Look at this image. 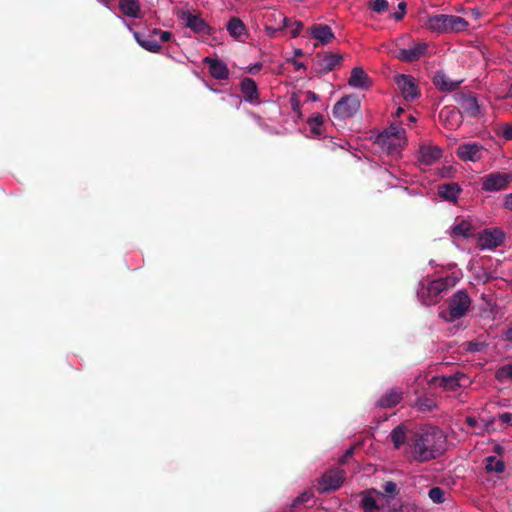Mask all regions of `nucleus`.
I'll list each match as a JSON object with an SVG mask.
<instances>
[{"label": "nucleus", "instance_id": "nucleus-1", "mask_svg": "<svg viewBox=\"0 0 512 512\" xmlns=\"http://www.w3.org/2000/svg\"><path fill=\"white\" fill-rule=\"evenodd\" d=\"M445 442V436L439 428H423L409 435L407 453L414 461L428 462L443 453Z\"/></svg>", "mask_w": 512, "mask_h": 512}, {"label": "nucleus", "instance_id": "nucleus-2", "mask_svg": "<svg viewBox=\"0 0 512 512\" xmlns=\"http://www.w3.org/2000/svg\"><path fill=\"white\" fill-rule=\"evenodd\" d=\"M426 25L437 33H452L466 30L468 22L460 16L438 14L430 16Z\"/></svg>", "mask_w": 512, "mask_h": 512}, {"label": "nucleus", "instance_id": "nucleus-3", "mask_svg": "<svg viewBox=\"0 0 512 512\" xmlns=\"http://www.w3.org/2000/svg\"><path fill=\"white\" fill-rule=\"evenodd\" d=\"M455 283L456 281L453 277H441L430 281L418 294L423 299V303L425 305L436 304L438 302L439 295L453 287Z\"/></svg>", "mask_w": 512, "mask_h": 512}, {"label": "nucleus", "instance_id": "nucleus-4", "mask_svg": "<svg viewBox=\"0 0 512 512\" xmlns=\"http://www.w3.org/2000/svg\"><path fill=\"white\" fill-rule=\"evenodd\" d=\"M404 134L405 130L400 124H391L388 129L377 135L376 143L388 153H393L402 142L405 143Z\"/></svg>", "mask_w": 512, "mask_h": 512}, {"label": "nucleus", "instance_id": "nucleus-5", "mask_svg": "<svg viewBox=\"0 0 512 512\" xmlns=\"http://www.w3.org/2000/svg\"><path fill=\"white\" fill-rule=\"evenodd\" d=\"M471 305V299L466 291H457L448 301V317L442 313L446 321L453 322L466 315Z\"/></svg>", "mask_w": 512, "mask_h": 512}, {"label": "nucleus", "instance_id": "nucleus-6", "mask_svg": "<svg viewBox=\"0 0 512 512\" xmlns=\"http://www.w3.org/2000/svg\"><path fill=\"white\" fill-rule=\"evenodd\" d=\"M290 24V18L280 11H269L264 15L265 31L270 38H276L283 33Z\"/></svg>", "mask_w": 512, "mask_h": 512}, {"label": "nucleus", "instance_id": "nucleus-7", "mask_svg": "<svg viewBox=\"0 0 512 512\" xmlns=\"http://www.w3.org/2000/svg\"><path fill=\"white\" fill-rule=\"evenodd\" d=\"M345 480V472L340 468L329 469L318 480L317 490L320 493H329L337 490Z\"/></svg>", "mask_w": 512, "mask_h": 512}, {"label": "nucleus", "instance_id": "nucleus-8", "mask_svg": "<svg viewBox=\"0 0 512 512\" xmlns=\"http://www.w3.org/2000/svg\"><path fill=\"white\" fill-rule=\"evenodd\" d=\"M512 183V173L493 172L481 179L482 190L493 192L506 189Z\"/></svg>", "mask_w": 512, "mask_h": 512}, {"label": "nucleus", "instance_id": "nucleus-9", "mask_svg": "<svg viewBox=\"0 0 512 512\" xmlns=\"http://www.w3.org/2000/svg\"><path fill=\"white\" fill-rule=\"evenodd\" d=\"M179 17L185 22L186 27L194 33L201 35L212 34L213 29L200 15L193 14L189 10H184L180 12Z\"/></svg>", "mask_w": 512, "mask_h": 512}, {"label": "nucleus", "instance_id": "nucleus-10", "mask_svg": "<svg viewBox=\"0 0 512 512\" xmlns=\"http://www.w3.org/2000/svg\"><path fill=\"white\" fill-rule=\"evenodd\" d=\"M334 125L344 127L346 120L352 117V98L350 95L343 96L333 107Z\"/></svg>", "mask_w": 512, "mask_h": 512}, {"label": "nucleus", "instance_id": "nucleus-11", "mask_svg": "<svg viewBox=\"0 0 512 512\" xmlns=\"http://www.w3.org/2000/svg\"><path fill=\"white\" fill-rule=\"evenodd\" d=\"M395 82L406 101H413L418 97V88L412 76L399 74L395 77Z\"/></svg>", "mask_w": 512, "mask_h": 512}, {"label": "nucleus", "instance_id": "nucleus-12", "mask_svg": "<svg viewBox=\"0 0 512 512\" xmlns=\"http://www.w3.org/2000/svg\"><path fill=\"white\" fill-rule=\"evenodd\" d=\"M341 56L333 53H318L315 56L317 72L327 74L340 65Z\"/></svg>", "mask_w": 512, "mask_h": 512}, {"label": "nucleus", "instance_id": "nucleus-13", "mask_svg": "<svg viewBox=\"0 0 512 512\" xmlns=\"http://www.w3.org/2000/svg\"><path fill=\"white\" fill-rule=\"evenodd\" d=\"M505 241V233L498 228L485 229L479 236V243L483 248L493 249L501 246Z\"/></svg>", "mask_w": 512, "mask_h": 512}, {"label": "nucleus", "instance_id": "nucleus-14", "mask_svg": "<svg viewBox=\"0 0 512 512\" xmlns=\"http://www.w3.org/2000/svg\"><path fill=\"white\" fill-rule=\"evenodd\" d=\"M403 399V390L399 387L387 389L377 400L376 405L383 409L393 408Z\"/></svg>", "mask_w": 512, "mask_h": 512}, {"label": "nucleus", "instance_id": "nucleus-15", "mask_svg": "<svg viewBox=\"0 0 512 512\" xmlns=\"http://www.w3.org/2000/svg\"><path fill=\"white\" fill-rule=\"evenodd\" d=\"M455 101L463 111L470 117H477L480 114V107L476 97L471 94L457 93Z\"/></svg>", "mask_w": 512, "mask_h": 512}, {"label": "nucleus", "instance_id": "nucleus-16", "mask_svg": "<svg viewBox=\"0 0 512 512\" xmlns=\"http://www.w3.org/2000/svg\"><path fill=\"white\" fill-rule=\"evenodd\" d=\"M483 146L478 143L462 144L457 148V156L462 161L476 162L482 157Z\"/></svg>", "mask_w": 512, "mask_h": 512}, {"label": "nucleus", "instance_id": "nucleus-17", "mask_svg": "<svg viewBox=\"0 0 512 512\" xmlns=\"http://www.w3.org/2000/svg\"><path fill=\"white\" fill-rule=\"evenodd\" d=\"M204 63L208 66L209 73L214 79L227 80L229 78V69L224 61L206 57Z\"/></svg>", "mask_w": 512, "mask_h": 512}, {"label": "nucleus", "instance_id": "nucleus-18", "mask_svg": "<svg viewBox=\"0 0 512 512\" xmlns=\"http://www.w3.org/2000/svg\"><path fill=\"white\" fill-rule=\"evenodd\" d=\"M428 45L424 42L414 45L408 49H401L398 54V59L405 62H414L427 52Z\"/></svg>", "mask_w": 512, "mask_h": 512}, {"label": "nucleus", "instance_id": "nucleus-19", "mask_svg": "<svg viewBox=\"0 0 512 512\" xmlns=\"http://www.w3.org/2000/svg\"><path fill=\"white\" fill-rule=\"evenodd\" d=\"M433 84L440 91L451 92L459 88L461 81H453L445 73L436 72L433 76Z\"/></svg>", "mask_w": 512, "mask_h": 512}, {"label": "nucleus", "instance_id": "nucleus-20", "mask_svg": "<svg viewBox=\"0 0 512 512\" xmlns=\"http://www.w3.org/2000/svg\"><path fill=\"white\" fill-rule=\"evenodd\" d=\"M442 157V150L437 146H422L419 150V161L431 165Z\"/></svg>", "mask_w": 512, "mask_h": 512}, {"label": "nucleus", "instance_id": "nucleus-21", "mask_svg": "<svg viewBox=\"0 0 512 512\" xmlns=\"http://www.w3.org/2000/svg\"><path fill=\"white\" fill-rule=\"evenodd\" d=\"M461 192V187L455 182L443 183L438 186V195L448 201L455 202Z\"/></svg>", "mask_w": 512, "mask_h": 512}, {"label": "nucleus", "instance_id": "nucleus-22", "mask_svg": "<svg viewBox=\"0 0 512 512\" xmlns=\"http://www.w3.org/2000/svg\"><path fill=\"white\" fill-rule=\"evenodd\" d=\"M119 9L127 17L135 19L142 17L139 0H119Z\"/></svg>", "mask_w": 512, "mask_h": 512}, {"label": "nucleus", "instance_id": "nucleus-23", "mask_svg": "<svg viewBox=\"0 0 512 512\" xmlns=\"http://www.w3.org/2000/svg\"><path fill=\"white\" fill-rule=\"evenodd\" d=\"M310 35L319 40L321 44H327L334 38L332 29L328 25L315 24L310 29Z\"/></svg>", "mask_w": 512, "mask_h": 512}, {"label": "nucleus", "instance_id": "nucleus-24", "mask_svg": "<svg viewBox=\"0 0 512 512\" xmlns=\"http://www.w3.org/2000/svg\"><path fill=\"white\" fill-rule=\"evenodd\" d=\"M240 89L246 101L253 102L258 100L259 92L257 84L253 79L248 77L242 79Z\"/></svg>", "mask_w": 512, "mask_h": 512}, {"label": "nucleus", "instance_id": "nucleus-25", "mask_svg": "<svg viewBox=\"0 0 512 512\" xmlns=\"http://www.w3.org/2000/svg\"><path fill=\"white\" fill-rule=\"evenodd\" d=\"M134 37L137 43L149 52L157 53L161 49L160 42L154 39L152 35H146L139 32H135Z\"/></svg>", "mask_w": 512, "mask_h": 512}, {"label": "nucleus", "instance_id": "nucleus-26", "mask_svg": "<svg viewBox=\"0 0 512 512\" xmlns=\"http://www.w3.org/2000/svg\"><path fill=\"white\" fill-rule=\"evenodd\" d=\"M450 235L452 238H469L474 235V228L469 221L461 220L451 227Z\"/></svg>", "mask_w": 512, "mask_h": 512}, {"label": "nucleus", "instance_id": "nucleus-27", "mask_svg": "<svg viewBox=\"0 0 512 512\" xmlns=\"http://www.w3.org/2000/svg\"><path fill=\"white\" fill-rule=\"evenodd\" d=\"M372 84V79L368 76L362 67H354V89L360 88L363 90H368L371 88Z\"/></svg>", "mask_w": 512, "mask_h": 512}, {"label": "nucleus", "instance_id": "nucleus-28", "mask_svg": "<svg viewBox=\"0 0 512 512\" xmlns=\"http://www.w3.org/2000/svg\"><path fill=\"white\" fill-rule=\"evenodd\" d=\"M390 438L396 449H399L404 443H408L409 436L406 434V427L404 425L396 426L391 431Z\"/></svg>", "mask_w": 512, "mask_h": 512}, {"label": "nucleus", "instance_id": "nucleus-29", "mask_svg": "<svg viewBox=\"0 0 512 512\" xmlns=\"http://www.w3.org/2000/svg\"><path fill=\"white\" fill-rule=\"evenodd\" d=\"M227 31L229 32L230 36L234 38H239L246 32V27L242 20L238 17H232L228 21L226 25Z\"/></svg>", "mask_w": 512, "mask_h": 512}, {"label": "nucleus", "instance_id": "nucleus-30", "mask_svg": "<svg viewBox=\"0 0 512 512\" xmlns=\"http://www.w3.org/2000/svg\"><path fill=\"white\" fill-rule=\"evenodd\" d=\"M439 117L445 121L448 122L450 125V128H452L454 125L458 126L460 117V111L454 109V108H448L445 107L441 110Z\"/></svg>", "mask_w": 512, "mask_h": 512}, {"label": "nucleus", "instance_id": "nucleus-31", "mask_svg": "<svg viewBox=\"0 0 512 512\" xmlns=\"http://www.w3.org/2000/svg\"><path fill=\"white\" fill-rule=\"evenodd\" d=\"M485 469L487 472L502 473L505 470V464L502 460L497 459L495 456H488L485 459Z\"/></svg>", "mask_w": 512, "mask_h": 512}, {"label": "nucleus", "instance_id": "nucleus-32", "mask_svg": "<svg viewBox=\"0 0 512 512\" xmlns=\"http://www.w3.org/2000/svg\"><path fill=\"white\" fill-rule=\"evenodd\" d=\"M324 119L323 116L319 113L313 114L307 121L311 132L315 135H321L322 133V125H323Z\"/></svg>", "mask_w": 512, "mask_h": 512}, {"label": "nucleus", "instance_id": "nucleus-33", "mask_svg": "<svg viewBox=\"0 0 512 512\" xmlns=\"http://www.w3.org/2000/svg\"><path fill=\"white\" fill-rule=\"evenodd\" d=\"M495 378L499 382H504L506 380H512V364H507L499 367L495 372Z\"/></svg>", "mask_w": 512, "mask_h": 512}, {"label": "nucleus", "instance_id": "nucleus-34", "mask_svg": "<svg viewBox=\"0 0 512 512\" xmlns=\"http://www.w3.org/2000/svg\"><path fill=\"white\" fill-rule=\"evenodd\" d=\"M361 507L364 512H379L380 508L376 500L371 496H364L361 501Z\"/></svg>", "mask_w": 512, "mask_h": 512}, {"label": "nucleus", "instance_id": "nucleus-35", "mask_svg": "<svg viewBox=\"0 0 512 512\" xmlns=\"http://www.w3.org/2000/svg\"><path fill=\"white\" fill-rule=\"evenodd\" d=\"M439 385L446 390L454 391L460 386V383L455 376H446L440 379Z\"/></svg>", "mask_w": 512, "mask_h": 512}, {"label": "nucleus", "instance_id": "nucleus-36", "mask_svg": "<svg viewBox=\"0 0 512 512\" xmlns=\"http://www.w3.org/2000/svg\"><path fill=\"white\" fill-rule=\"evenodd\" d=\"M312 498L313 493L311 491H304L293 500L291 507L295 509L302 505H306Z\"/></svg>", "mask_w": 512, "mask_h": 512}, {"label": "nucleus", "instance_id": "nucleus-37", "mask_svg": "<svg viewBox=\"0 0 512 512\" xmlns=\"http://www.w3.org/2000/svg\"><path fill=\"white\" fill-rule=\"evenodd\" d=\"M445 493L440 487H433L429 490L428 496L429 498L437 504H441L445 501L444 497Z\"/></svg>", "mask_w": 512, "mask_h": 512}, {"label": "nucleus", "instance_id": "nucleus-38", "mask_svg": "<svg viewBox=\"0 0 512 512\" xmlns=\"http://www.w3.org/2000/svg\"><path fill=\"white\" fill-rule=\"evenodd\" d=\"M382 490L384 495L387 497L394 498L399 493V488L397 484L393 481H386L382 485Z\"/></svg>", "mask_w": 512, "mask_h": 512}, {"label": "nucleus", "instance_id": "nucleus-39", "mask_svg": "<svg viewBox=\"0 0 512 512\" xmlns=\"http://www.w3.org/2000/svg\"><path fill=\"white\" fill-rule=\"evenodd\" d=\"M388 1L387 0H374L370 1V8L376 13H383L388 9Z\"/></svg>", "mask_w": 512, "mask_h": 512}, {"label": "nucleus", "instance_id": "nucleus-40", "mask_svg": "<svg viewBox=\"0 0 512 512\" xmlns=\"http://www.w3.org/2000/svg\"><path fill=\"white\" fill-rule=\"evenodd\" d=\"M303 23L301 21H298V20H294L292 21L290 19V24H289V27L287 29H290V35L293 37V38H296L300 35L301 31L303 30Z\"/></svg>", "mask_w": 512, "mask_h": 512}, {"label": "nucleus", "instance_id": "nucleus-41", "mask_svg": "<svg viewBox=\"0 0 512 512\" xmlns=\"http://www.w3.org/2000/svg\"><path fill=\"white\" fill-rule=\"evenodd\" d=\"M466 351L468 352H480L484 348V343L482 342H476V341H469L466 343Z\"/></svg>", "mask_w": 512, "mask_h": 512}, {"label": "nucleus", "instance_id": "nucleus-42", "mask_svg": "<svg viewBox=\"0 0 512 512\" xmlns=\"http://www.w3.org/2000/svg\"><path fill=\"white\" fill-rule=\"evenodd\" d=\"M406 3L405 2H400L398 4V11L397 12H394L392 17L396 20V21H400L404 18L405 14H406Z\"/></svg>", "mask_w": 512, "mask_h": 512}, {"label": "nucleus", "instance_id": "nucleus-43", "mask_svg": "<svg viewBox=\"0 0 512 512\" xmlns=\"http://www.w3.org/2000/svg\"><path fill=\"white\" fill-rule=\"evenodd\" d=\"M152 33L154 35H159L160 36V42H167L172 37V34L169 31H162V30L157 29V28L153 29Z\"/></svg>", "mask_w": 512, "mask_h": 512}, {"label": "nucleus", "instance_id": "nucleus-44", "mask_svg": "<svg viewBox=\"0 0 512 512\" xmlns=\"http://www.w3.org/2000/svg\"><path fill=\"white\" fill-rule=\"evenodd\" d=\"M501 135L505 140H512V125L505 124L502 128Z\"/></svg>", "mask_w": 512, "mask_h": 512}, {"label": "nucleus", "instance_id": "nucleus-45", "mask_svg": "<svg viewBox=\"0 0 512 512\" xmlns=\"http://www.w3.org/2000/svg\"><path fill=\"white\" fill-rule=\"evenodd\" d=\"M498 420L502 424H510L511 421H512V414L509 413V412H505V413L499 414Z\"/></svg>", "mask_w": 512, "mask_h": 512}, {"label": "nucleus", "instance_id": "nucleus-46", "mask_svg": "<svg viewBox=\"0 0 512 512\" xmlns=\"http://www.w3.org/2000/svg\"><path fill=\"white\" fill-rule=\"evenodd\" d=\"M350 457H352V445H350L345 454L340 458L339 463L344 464Z\"/></svg>", "mask_w": 512, "mask_h": 512}, {"label": "nucleus", "instance_id": "nucleus-47", "mask_svg": "<svg viewBox=\"0 0 512 512\" xmlns=\"http://www.w3.org/2000/svg\"><path fill=\"white\" fill-rule=\"evenodd\" d=\"M504 207L508 210H512V193L506 195L504 201Z\"/></svg>", "mask_w": 512, "mask_h": 512}, {"label": "nucleus", "instance_id": "nucleus-48", "mask_svg": "<svg viewBox=\"0 0 512 512\" xmlns=\"http://www.w3.org/2000/svg\"><path fill=\"white\" fill-rule=\"evenodd\" d=\"M306 97L308 100L313 101V102H316L319 100V96L313 91H307Z\"/></svg>", "mask_w": 512, "mask_h": 512}, {"label": "nucleus", "instance_id": "nucleus-49", "mask_svg": "<svg viewBox=\"0 0 512 512\" xmlns=\"http://www.w3.org/2000/svg\"><path fill=\"white\" fill-rule=\"evenodd\" d=\"M288 61L291 62L295 66L296 70H300V69H305L306 68L304 63L299 62V61H297L295 59H291V60H288Z\"/></svg>", "mask_w": 512, "mask_h": 512}, {"label": "nucleus", "instance_id": "nucleus-50", "mask_svg": "<svg viewBox=\"0 0 512 512\" xmlns=\"http://www.w3.org/2000/svg\"><path fill=\"white\" fill-rule=\"evenodd\" d=\"M505 336L508 341L512 342V322L510 323L508 329L506 330Z\"/></svg>", "mask_w": 512, "mask_h": 512}, {"label": "nucleus", "instance_id": "nucleus-51", "mask_svg": "<svg viewBox=\"0 0 512 512\" xmlns=\"http://www.w3.org/2000/svg\"><path fill=\"white\" fill-rule=\"evenodd\" d=\"M261 68H262V64H261V63H256L255 65H253L252 67H250V68H249V72H250V73H256V72H258Z\"/></svg>", "mask_w": 512, "mask_h": 512}, {"label": "nucleus", "instance_id": "nucleus-52", "mask_svg": "<svg viewBox=\"0 0 512 512\" xmlns=\"http://www.w3.org/2000/svg\"><path fill=\"white\" fill-rule=\"evenodd\" d=\"M466 422H467V424H468L469 426H472V427H473V426H475V425H476V423H477L476 419H475V418H473V417H468V418L466 419Z\"/></svg>", "mask_w": 512, "mask_h": 512}, {"label": "nucleus", "instance_id": "nucleus-53", "mask_svg": "<svg viewBox=\"0 0 512 512\" xmlns=\"http://www.w3.org/2000/svg\"><path fill=\"white\" fill-rule=\"evenodd\" d=\"M360 105H361L360 99H355L354 98V112L356 111V109L360 108Z\"/></svg>", "mask_w": 512, "mask_h": 512}, {"label": "nucleus", "instance_id": "nucleus-54", "mask_svg": "<svg viewBox=\"0 0 512 512\" xmlns=\"http://www.w3.org/2000/svg\"><path fill=\"white\" fill-rule=\"evenodd\" d=\"M294 55L295 57H300L303 55V51L301 49H295Z\"/></svg>", "mask_w": 512, "mask_h": 512}, {"label": "nucleus", "instance_id": "nucleus-55", "mask_svg": "<svg viewBox=\"0 0 512 512\" xmlns=\"http://www.w3.org/2000/svg\"><path fill=\"white\" fill-rule=\"evenodd\" d=\"M347 83L352 85V74L347 78Z\"/></svg>", "mask_w": 512, "mask_h": 512}, {"label": "nucleus", "instance_id": "nucleus-56", "mask_svg": "<svg viewBox=\"0 0 512 512\" xmlns=\"http://www.w3.org/2000/svg\"><path fill=\"white\" fill-rule=\"evenodd\" d=\"M402 112H403V109L402 108H398L397 115H400V113H402Z\"/></svg>", "mask_w": 512, "mask_h": 512}, {"label": "nucleus", "instance_id": "nucleus-57", "mask_svg": "<svg viewBox=\"0 0 512 512\" xmlns=\"http://www.w3.org/2000/svg\"><path fill=\"white\" fill-rule=\"evenodd\" d=\"M296 107H298V105H293V110H296Z\"/></svg>", "mask_w": 512, "mask_h": 512}, {"label": "nucleus", "instance_id": "nucleus-58", "mask_svg": "<svg viewBox=\"0 0 512 512\" xmlns=\"http://www.w3.org/2000/svg\"><path fill=\"white\" fill-rule=\"evenodd\" d=\"M509 94L512 95V84H511V89H510Z\"/></svg>", "mask_w": 512, "mask_h": 512}, {"label": "nucleus", "instance_id": "nucleus-59", "mask_svg": "<svg viewBox=\"0 0 512 512\" xmlns=\"http://www.w3.org/2000/svg\"><path fill=\"white\" fill-rule=\"evenodd\" d=\"M511 425H512V422H511Z\"/></svg>", "mask_w": 512, "mask_h": 512}]
</instances>
